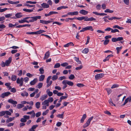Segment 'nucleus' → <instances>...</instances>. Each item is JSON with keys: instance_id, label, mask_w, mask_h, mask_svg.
I'll return each mask as SVG.
<instances>
[{"instance_id": "16", "label": "nucleus", "mask_w": 131, "mask_h": 131, "mask_svg": "<svg viewBox=\"0 0 131 131\" xmlns=\"http://www.w3.org/2000/svg\"><path fill=\"white\" fill-rule=\"evenodd\" d=\"M65 81L66 83H67V84L68 85L71 86L73 85L74 83L72 82L69 81L67 80H65Z\"/></svg>"}, {"instance_id": "50", "label": "nucleus", "mask_w": 131, "mask_h": 131, "mask_svg": "<svg viewBox=\"0 0 131 131\" xmlns=\"http://www.w3.org/2000/svg\"><path fill=\"white\" fill-rule=\"evenodd\" d=\"M116 32H119V31L117 29H112L111 31V32L112 33H115Z\"/></svg>"}, {"instance_id": "47", "label": "nucleus", "mask_w": 131, "mask_h": 131, "mask_svg": "<svg viewBox=\"0 0 131 131\" xmlns=\"http://www.w3.org/2000/svg\"><path fill=\"white\" fill-rule=\"evenodd\" d=\"M76 85L79 87H82L84 86V85L82 83H78Z\"/></svg>"}, {"instance_id": "22", "label": "nucleus", "mask_w": 131, "mask_h": 131, "mask_svg": "<svg viewBox=\"0 0 131 131\" xmlns=\"http://www.w3.org/2000/svg\"><path fill=\"white\" fill-rule=\"evenodd\" d=\"M122 18L121 17H111L110 18H108V19L111 20H112L113 19H119Z\"/></svg>"}, {"instance_id": "58", "label": "nucleus", "mask_w": 131, "mask_h": 131, "mask_svg": "<svg viewBox=\"0 0 131 131\" xmlns=\"http://www.w3.org/2000/svg\"><path fill=\"white\" fill-rule=\"evenodd\" d=\"M109 42V40H107L104 41V45H107Z\"/></svg>"}, {"instance_id": "20", "label": "nucleus", "mask_w": 131, "mask_h": 131, "mask_svg": "<svg viewBox=\"0 0 131 131\" xmlns=\"http://www.w3.org/2000/svg\"><path fill=\"white\" fill-rule=\"evenodd\" d=\"M18 22L20 23H23L24 22H26L27 23H28V21L27 20H26L24 19V18H23V19L21 20H19Z\"/></svg>"}, {"instance_id": "37", "label": "nucleus", "mask_w": 131, "mask_h": 131, "mask_svg": "<svg viewBox=\"0 0 131 131\" xmlns=\"http://www.w3.org/2000/svg\"><path fill=\"white\" fill-rule=\"evenodd\" d=\"M43 84L41 83H39L36 86V87L40 89L42 87Z\"/></svg>"}, {"instance_id": "24", "label": "nucleus", "mask_w": 131, "mask_h": 131, "mask_svg": "<svg viewBox=\"0 0 131 131\" xmlns=\"http://www.w3.org/2000/svg\"><path fill=\"white\" fill-rule=\"evenodd\" d=\"M62 83L64 85L62 88L63 89H64L66 88L67 87V83H66V82L65 81V80H64L62 81Z\"/></svg>"}, {"instance_id": "43", "label": "nucleus", "mask_w": 131, "mask_h": 131, "mask_svg": "<svg viewBox=\"0 0 131 131\" xmlns=\"http://www.w3.org/2000/svg\"><path fill=\"white\" fill-rule=\"evenodd\" d=\"M109 103L112 106H113V105L114 106H116V105L113 103L112 99H110L109 100Z\"/></svg>"}, {"instance_id": "1", "label": "nucleus", "mask_w": 131, "mask_h": 131, "mask_svg": "<svg viewBox=\"0 0 131 131\" xmlns=\"http://www.w3.org/2000/svg\"><path fill=\"white\" fill-rule=\"evenodd\" d=\"M41 17L40 16H37L34 17H28L24 18V19L26 20L28 19H30L28 21V23L29 22H32L35 21H36L38 19H41Z\"/></svg>"}, {"instance_id": "48", "label": "nucleus", "mask_w": 131, "mask_h": 131, "mask_svg": "<svg viewBox=\"0 0 131 131\" xmlns=\"http://www.w3.org/2000/svg\"><path fill=\"white\" fill-rule=\"evenodd\" d=\"M56 116L60 118H63V114H59L57 115Z\"/></svg>"}, {"instance_id": "57", "label": "nucleus", "mask_w": 131, "mask_h": 131, "mask_svg": "<svg viewBox=\"0 0 131 131\" xmlns=\"http://www.w3.org/2000/svg\"><path fill=\"white\" fill-rule=\"evenodd\" d=\"M5 114L7 115H11V113L8 111H5Z\"/></svg>"}, {"instance_id": "61", "label": "nucleus", "mask_w": 131, "mask_h": 131, "mask_svg": "<svg viewBox=\"0 0 131 131\" xmlns=\"http://www.w3.org/2000/svg\"><path fill=\"white\" fill-rule=\"evenodd\" d=\"M41 113L40 112H38L36 114V117H38L41 115Z\"/></svg>"}, {"instance_id": "62", "label": "nucleus", "mask_w": 131, "mask_h": 131, "mask_svg": "<svg viewBox=\"0 0 131 131\" xmlns=\"http://www.w3.org/2000/svg\"><path fill=\"white\" fill-rule=\"evenodd\" d=\"M10 91L13 93H15L16 91V90L15 88H12L10 90Z\"/></svg>"}, {"instance_id": "34", "label": "nucleus", "mask_w": 131, "mask_h": 131, "mask_svg": "<svg viewBox=\"0 0 131 131\" xmlns=\"http://www.w3.org/2000/svg\"><path fill=\"white\" fill-rule=\"evenodd\" d=\"M119 86V85L117 84H115L113 85L111 87V89H114L116 88H117Z\"/></svg>"}, {"instance_id": "38", "label": "nucleus", "mask_w": 131, "mask_h": 131, "mask_svg": "<svg viewBox=\"0 0 131 131\" xmlns=\"http://www.w3.org/2000/svg\"><path fill=\"white\" fill-rule=\"evenodd\" d=\"M58 78V76L57 75H53L52 78V80L54 81L57 80Z\"/></svg>"}, {"instance_id": "6", "label": "nucleus", "mask_w": 131, "mask_h": 131, "mask_svg": "<svg viewBox=\"0 0 131 131\" xmlns=\"http://www.w3.org/2000/svg\"><path fill=\"white\" fill-rule=\"evenodd\" d=\"M38 81V80L37 78H35L33 80L31 81L30 84L31 85H34Z\"/></svg>"}, {"instance_id": "40", "label": "nucleus", "mask_w": 131, "mask_h": 131, "mask_svg": "<svg viewBox=\"0 0 131 131\" xmlns=\"http://www.w3.org/2000/svg\"><path fill=\"white\" fill-rule=\"evenodd\" d=\"M65 95H66V96H61L60 98V99L61 100H63L64 99H66L68 97V95L66 93H65Z\"/></svg>"}, {"instance_id": "42", "label": "nucleus", "mask_w": 131, "mask_h": 131, "mask_svg": "<svg viewBox=\"0 0 131 131\" xmlns=\"http://www.w3.org/2000/svg\"><path fill=\"white\" fill-rule=\"evenodd\" d=\"M131 100V98L130 97H128L127 98L126 100H125L124 102V103L126 104L128 102V101H130Z\"/></svg>"}, {"instance_id": "56", "label": "nucleus", "mask_w": 131, "mask_h": 131, "mask_svg": "<svg viewBox=\"0 0 131 131\" xmlns=\"http://www.w3.org/2000/svg\"><path fill=\"white\" fill-rule=\"evenodd\" d=\"M68 65V63L67 62L61 64V65L63 67H65L67 66Z\"/></svg>"}, {"instance_id": "60", "label": "nucleus", "mask_w": 131, "mask_h": 131, "mask_svg": "<svg viewBox=\"0 0 131 131\" xmlns=\"http://www.w3.org/2000/svg\"><path fill=\"white\" fill-rule=\"evenodd\" d=\"M5 114V111H3L0 112V116H2Z\"/></svg>"}, {"instance_id": "29", "label": "nucleus", "mask_w": 131, "mask_h": 131, "mask_svg": "<svg viewBox=\"0 0 131 131\" xmlns=\"http://www.w3.org/2000/svg\"><path fill=\"white\" fill-rule=\"evenodd\" d=\"M89 50L88 48H85L83 51L82 52L86 54L89 51Z\"/></svg>"}, {"instance_id": "31", "label": "nucleus", "mask_w": 131, "mask_h": 131, "mask_svg": "<svg viewBox=\"0 0 131 131\" xmlns=\"http://www.w3.org/2000/svg\"><path fill=\"white\" fill-rule=\"evenodd\" d=\"M24 107V105L21 104H18L17 106V108L18 109H20Z\"/></svg>"}, {"instance_id": "30", "label": "nucleus", "mask_w": 131, "mask_h": 131, "mask_svg": "<svg viewBox=\"0 0 131 131\" xmlns=\"http://www.w3.org/2000/svg\"><path fill=\"white\" fill-rule=\"evenodd\" d=\"M40 103L39 102H37L35 104V106L38 109L40 108Z\"/></svg>"}, {"instance_id": "18", "label": "nucleus", "mask_w": 131, "mask_h": 131, "mask_svg": "<svg viewBox=\"0 0 131 131\" xmlns=\"http://www.w3.org/2000/svg\"><path fill=\"white\" fill-rule=\"evenodd\" d=\"M21 13H18L15 15V16L17 18H19L22 17L23 15H21Z\"/></svg>"}, {"instance_id": "14", "label": "nucleus", "mask_w": 131, "mask_h": 131, "mask_svg": "<svg viewBox=\"0 0 131 131\" xmlns=\"http://www.w3.org/2000/svg\"><path fill=\"white\" fill-rule=\"evenodd\" d=\"M15 118V117H10L9 118H8V119H7L6 122L7 123H8L9 122H11L13 121L14 120Z\"/></svg>"}, {"instance_id": "17", "label": "nucleus", "mask_w": 131, "mask_h": 131, "mask_svg": "<svg viewBox=\"0 0 131 131\" xmlns=\"http://www.w3.org/2000/svg\"><path fill=\"white\" fill-rule=\"evenodd\" d=\"M86 116L85 114H83V116L81 119L80 120V122L81 123H83L84 121V119L86 118Z\"/></svg>"}, {"instance_id": "32", "label": "nucleus", "mask_w": 131, "mask_h": 131, "mask_svg": "<svg viewBox=\"0 0 131 131\" xmlns=\"http://www.w3.org/2000/svg\"><path fill=\"white\" fill-rule=\"evenodd\" d=\"M114 11L113 10H110L109 9H107L104 11V12L105 13H113Z\"/></svg>"}, {"instance_id": "52", "label": "nucleus", "mask_w": 131, "mask_h": 131, "mask_svg": "<svg viewBox=\"0 0 131 131\" xmlns=\"http://www.w3.org/2000/svg\"><path fill=\"white\" fill-rule=\"evenodd\" d=\"M66 79V78L65 76L61 77H59L58 78L59 80L60 81L62 80L63 79Z\"/></svg>"}, {"instance_id": "8", "label": "nucleus", "mask_w": 131, "mask_h": 131, "mask_svg": "<svg viewBox=\"0 0 131 131\" xmlns=\"http://www.w3.org/2000/svg\"><path fill=\"white\" fill-rule=\"evenodd\" d=\"M12 60V58L11 57L9 58L8 60H6L5 62L6 64V66H8L9 64L11 63Z\"/></svg>"}, {"instance_id": "46", "label": "nucleus", "mask_w": 131, "mask_h": 131, "mask_svg": "<svg viewBox=\"0 0 131 131\" xmlns=\"http://www.w3.org/2000/svg\"><path fill=\"white\" fill-rule=\"evenodd\" d=\"M26 2L31 4H35L37 3L36 2H32L30 1H27Z\"/></svg>"}, {"instance_id": "15", "label": "nucleus", "mask_w": 131, "mask_h": 131, "mask_svg": "<svg viewBox=\"0 0 131 131\" xmlns=\"http://www.w3.org/2000/svg\"><path fill=\"white\" fill-rule=\"evenodd\" d=\"M50 55V53L49 51H47L45 54L43 59L45 60L47 59L49 57Z\"/></svg>"}, {"instance_id": "4", "label": "nucleus", "mask_w": 131, "mask_h": 131, "mask_svg": "<svg viewBox=\"0 0 131 131\" xmlns=\"http://www.w3.org/2000/svg\"><path fill=\"white\" fill-rule=\"evenodd\" d=\"M11 94V93L9 92H7L1 94L0 97L2 98H4L5 97L8 96L9 95Z\"/></svg>"}, {"instance_id": "23", "label": "nucleus", "mask_w": 131, "mask_h": 131, "mask_svg": "<svg viewBox=\"0 0 131 131\" xmlns=\"http://www.w3.org/2000/svg\"><path fill=\"white\" fill-rule=\"evenodd\" d=\"M113 28H117L119 29H123L124 28L122 27H120L117 25H116L113 26Z\"/></svg>"}, {"instance_id": "63", "label": "nucleus", "mask_w": 131, "mask_h": 131, "mask_svg": "<svg viewBox=\"0 0 131 131\" xmlns=\"http://www.w3.org/2000/svg\"><path fill=\"white\" fill-rule=\"evenodd\" d=\"M6 27V26L3 24H0V29H3Z\"/></svg>"}, {"instance_id": "55", "label": "nucleus", "mask_w": 131, "mask_h": 131, "mask_svg": "<svg viewBox=\"0 0 131 131\" xmlns=\"http://www.w3.org/2000/svg\"><path fill=\"white\" fill-rule=\"evenodd\" d=\"M17 25V24H15V25H13L12 24H9L8 25V26L9 27H13Z\"/></svg>"}, {"instance_id": "27", "label": "nucleus", "mask_w": 131, "mask_h": 131, "mask_svg": "<svg viewBox=\"0 0 131 131\" xmlns=\"http://www.w3.org/2000/svg\"><path fill=\"white\" fill-rule=\"evenodd\" d=\"M17 76L15 75H12L11 77V79L12 80L15 81L17 79Z\"/></svg>"}, {"instance_id": "41", "label": "nucleus", "mask_w": 131, "mask_h": 131, "mask_svg": "<svg viewBox=\"0 0 131 131\" xmlns=\"http://www.w3.org/2000/svg\"><path fill=\"white\" fill-rule=\"evenodd\" d=\"M39 71L40 72V73L41 74H43L44 73V70L43 68H40Z\"/></svg>"}, {"instance_id": "51", "label": "nucleus", "mask_w": 131, "mask_h": 131, "mask_svg": "<svg viewBox=\"0 0 131 131\" xmlns=\"http://www.w3.org/2000/svg\"><path fill=\"white\" fill-rule=\"evenodd\" d=\"M23 117L25 118V119L27 120L29 119H30V116L28 115H24L23 116Z\"/></svg>"}, {"instance_id": "13", "label": "nucleus", "mask_w": 131, "mask_h": 131, "mask_svg": "<svg viewBox=\"0 0 131 131\" xmlns=\"http://www.w3.org/2000/svg\"><path fill=\"white\" fill-rule=\"evenodd\" d=\"M79 14V12L78 11H75L73 12H69L68 13V15H77Z\"/></svg>"}, {"instance_id": "11", "label": "nucleus", "mask_w": 131, "mask_h": 131, "mask_svg": "<svg viewBox=\"0 0 131 131\" xmlns=\"http://www.w3.org/2000/svg\"><path fill=\"white\" fill-rule=\"evenodd\" d=\"M86 30H90L91 31H93L94 30L93 28V27L91 26H87L85 27Z\"/></svg>"}, {"instance_id": "45", "label": "nucleus", "mask_w": 131, "mask_h": 131, "mask_svg": "<svg viewBox=\"0 0 131 131\" xmlns=\"http://www.w3.org/2000/svg\"><path fill=\"white\" fill-rule=\"evenodd\" d=\"M96 20V19L93 17H91L88 18V21H94Z\"/></svg>"}, {"instance_id": "35", "label": "nucleus", "mask_w": 131, "mask_h": 131, "mask_svg": "<svg viewBox=\"0 0 131 131\" xmlns=\"http://www.w3.org/2000/svg\"><path fill=\"white\" fill-rule=\"evenodd\" d=\"M93 116H92V117H90V118L88 119V120H87V121L86 123H87V124H88L89 125L91 121L93 119Z\"/></svg>"}, {"instance_id": "7", "label": "nucleus", "mask_w": 131, "mask_h": 131, "mask_svg": "<svg viewBox=\"0 0 131 131\" xmlns=\"http://www.w3.org/2000/svg\"><path fill=\"white\" fill-rule=\"evenodd\" d=\"M8 101V102L13 104H16L17 103L16 101H14L12 99H9Z\"/></svg>"}, {"instance_id": "3", "label": "nucleus", "mask_w": 131, "mask_h": 131, "mask_svg": "<svg viewBox=\"0 0 131 131\" xmlns=\"http://www.w3.org/2000/svg\"><path fill=\"white\" fill-rule=\"evenodd\" d=\"M104 74L102 73L97 74L95 76V79L96 80L99 79L104 77Z\"/></svg>"}, {"instance_id": "64", "label": "nucleus", "mask_w": 131, "mask_h": 131, "mask_svg": "<svg viewBox=\"0 0 131 131\" xmlns=\"http://www.w3.org/2000/svg\"><path fill=\"white\" fill-rule=\"evenodd\" d=\"M83 67L82 65H81L80 66L77 67L75 68V69L77 70H79L81 69Z\"/></svg>"}, {"instance_id": "59", "label": "nucleus", "mask_w": 131, "mask_h": 131, "mask_svg": "<svg viewBox=\"0 0 131 131\" xmlns=\"http://www.w3.org/2000/svg\"><path fill=\"white\" fill-rule=\"evenodd\" d=\"M49 111V110H47L43 112L42 114L43 115H46L48 113Z\"/></svg>"}, {"instance_id": "12", "label": "nucleus", "mask_w": 131, "mask_h": 131, "mask_svg": "<svg viewBox=\"0 0 131 131\" xmlns=\"http://www.w3.org/2000/svg\"><path fill=\"white\" fill-rule=\"evenodd\" d=\"M47 95L45 94L42 95L40 98V100L41 101H43L46 99L47 97Z\"/></svg>"}, {"instance_id": "33", "label": "nucleus", "mask_w": 131, "mask_h": 131, "mask_svg": "<svg viewBox=\"0 0 131 131\" xmlns=\"http://www.w3.org/2000/svg\"><path fill=\"white\" fill-rule=\"evenodd\" d=\"M49 101L48 100H45L43 102H42V105H45L47 104V103H49Z\"/></svg>"}, {"instance_id": "54", "label": "nucleus", "mask_w": 131, "mask_h": 131, "mask_svg": "<svg viewBox=\"0 0 131 131\" xmlns=\"http://www.w3.org/2000/svg\"><path fill=\"white\" fill-rule=\"evenodd\" d=\"M48 100L49 102L50 103L52 102L53 101V98L52 97H49L48 98Z\"/></svg>"}, {"instance_id": "25", "label": "nucleus", "mask_w": 131, "mask_h": 131, "mask_svg": "<svg viewBox=\"0 0 131 131\" xmlns=\"http://www.w3.org/2000/svg\"><path fill=\"white\" fill-rule=\"evenodd\" d=\"M24 11L27 12H33V9H28L26 8H24L23 9Z\"/></svg>"}, {"instance_id": "26", "label": "nucleus", "mask_w": 131, "mask_h": 131, "mask_svg": "<svg viewBox=\"0 0 131 131\" xmlns=\"http://www.w3.org/2000/svg\"><path fill=\"white\" fill-rule=\"evenodd\" d=\"M68 8V7L67 6H62L59 7L57 8V9L58 10H61L62 9H65Z\"/></svg>"}, {"instance_id": "5", "label": "nucleus", "mask_w": 131, "mask_h": 131, "mask_svg": "<svg viewBox=\"0 0 131 131\" xmlns=\"http://www.w3.org/2000/svg\"><path fill=\"white\" fill-rule=\"evenodd\" d=\"M53 21H52L51 20H40V23L43 24H48L50 23Z\"/></svg>"}, {"instance_id": "2", "label": "nucleus", "mask_w": 131, "mask_h": 131, "mask_svg": "<svg viewBox=\"0 0 131 131\" xmlns=\"http://www.w3.org/2000/svg\"><path fill=\"white\" fill-rule=\"evenodd\" d=\"M24 81V78H21L20 79L18 78L16 82L18 84H19V86H23Z\"/></svg>"}, {"instance_id": "10", "label": "nucleus", "mask_w": 131, "mask_h": 131, "mask_svg": "<svg viewBox=\"0 0 131 131\" xmlns=\"http://www.w3.org/2000/svg\"><path fill=\"white\" fill-rule=\"evenodd\" d=\"M79 13H80L81 14H82L86 15L88 14V12L87 11L82 9L80 10L79 11Z\"/></svg>"}, {"instance_id": "21", "label": "nucleus", "mask_w": 131, "mask_h": 131, "mask_svg": "<svg viewBox=\"0 0 131 131\" xmlns=\"http://www.w3.org/2000/svg\"><path fill=\"white\" fill-rule=\"evenodd\" d=\"M45 78V75H41L39 77V81H41L43 80Z\"/></svg>"}, {"instance_id": "49", "label": "nucleus", "mask_w": 131, "mask_h": 131, "mask_svg": "<svg viewBox=\"0 0 131 131\" xmlns=\"http://www.w3.org/2000/svg\"><path fill=\"white\" fill-rule=\"evenodd\" d=\"M60 64L59 63H56L54 66V68H57L59 67L60 66Z\"/></svg>"}, {"instance_id": "44", "label": "nucleus", "mask_w": 131, "mask_h": 131, "mask_svg": "<svg viewBox=\"0 0 131 131\" xmlns=\"http://www.w3.org/2000/svg\"><path fill=\"white\" fill-rule=\"evenodd\" d=\"M75 78V76L74 75L71 74L69 77V78L70 80H73Z\"/></svg>"}, {"instance_id": "53", "label": "nucleus", "mask_w": 131, "mask_h": 131, "mask_svg": "<svg viewBox=\"0 0 131 131\" xmlns=\"http://www.w3.org/2000/svg\"><path fill=\"white\" fill-rule=\"evenodd\" d=\"M52 81H49V82H48V83H47V87H49L52 84Z\"/></svg>"}, {"instance_id": "9", "label": "nucleus", "mask_w": 131, "mask_h": 131, "mask_svg": "<svg viewBox=\"0 0 131 131\" xmlns=\"http://www.w3.org/2000/svg\"><path fill=\"white\" fill-rule=\"evenodd\" d=\"M41 6L43 8H47L49 7V6L48 4H47L46 3H43L41 4Z\"/></svg>"}, {"instance_id": "19", "label": "nucleus", "mask_w": 131, "mask_h": 131, "mask_svg": "<svg viewBox=\"0 0 131 131\" xmlns=\"http://www.w3.org/2000/svg\"><path fill=\"white\" fill-rule=\"evenodd\" d=\"M113 55L112 54H110L108 55L106 58L103 60V61L105 62L107 61H108L110 57H112Z\"/></svg>"}, {"instance_id": "39", "label": "nucleus", "mask_w": 131, "mask_h": 131, "mask_svg": "<svg viewBox=\"0 0 131 131\" xmlns=\"http://www.w3.org/2000/svg\"><path fill=\"white\" fill-rule=\"evenodd\" d=\"M108 94L109 95L111 94L112 92V90L110 88H106L105 89Z\"/></svg>"}, {"instance_id": "36", "label": "nucleus", "mask_w": 131, "mask_h": 131, "mask_svg": "<svg viewBox=\"0 0 131 131\" xmlns=\"http://www.w3.org/2000/svg\"><path fill=\"white\" fill-rule=\"evenodd\" d=\"M75 60L76 61V62L78 63L79 64H81V61L79 60V58H78L75 57L74 58Z\"/></svg>"}, {"instance_id": "28", "label": "nucleus", "mask_w": 131, "mask_h": 131, "mask_svg": "<svg viewBox=\"0 0 131 131\" xmlns=\"http://www.w3.org/2000/svg\"><path fill=\"white\" fill-rule=\"evenodd\" d=\"M21 95L23 96H27L28 95V93L26 91H24L21 93Z\"/></svg>"}]
</instances>
